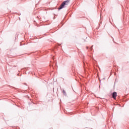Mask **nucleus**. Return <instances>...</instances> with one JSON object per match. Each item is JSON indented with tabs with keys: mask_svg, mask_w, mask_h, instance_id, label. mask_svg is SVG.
<instances>
[{
	"mask_svg": "<svg viewBox=\"0 0 129 129\" xmlns=\"http://www.w3.org/2000/svg\"><path fill=\"white\" fill-rule=\"evenodd\" d=\"M69 0H67L66 1H64L62 4L59 6L58 10H61L64 8V6H67V5H69Z\"/></svg>",
	"mask_w": 129,
	"mask_h": 129,
	"instance_id": "nucleus-1",
	"label": "nucleus"
},
{
	"mask_svg": "<svg viewBox=\"0 0 129 129\" xmlns=\"http://www.w3.org/2000/svg\"><path fill=\"white\" fill-rule=\"evenodd\" d=\"M112 96L113 98H114V99H115V98H116V96H117L116 92H113Z\"/></svg>",
	"mask_w": 129,
	"mask_h": 129,
	"instance_id": "nucleus-2",
	"label": "nucleus"
},
{
	"mask_svg": "<svg viewBox=\"0 0 129 129\" xmlns=\"http://www.w3.org/2000/svg\"><path fill=\"white\" fill-rule=\"evenodd\" d=\"M62 92H63V94H66V92H65V91L63 90Z\"/></svg>",
	"mask_w": 129,
	"mask_h": 129,
	"instance_id": "nucleus-3",
	"label": "nucleus"
}]
</instances>
